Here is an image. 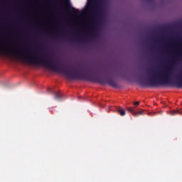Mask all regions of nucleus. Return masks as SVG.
Instances as JSON below:
<instances>
[{"label": "nucleus", "instance_id": "1", "mask_svg": "<svg viewBox=\"0 0 182 182\" xmlns=\"http://www.w3.org/2000/svg\"><path fill=\"white\" fill-rule=\"evenodd\" d=\"M43 66H46V68H48L54 72L64 73L66 77L71 80H83V79H86L87 80H90V82L100 83V85H102V86H105V85H109L111 87L119 89V84L114 80L108 79L106 80L105 78L95 77L93 75L85 77V75L80 73L77 71H69L68 70V68L56 65V63L48 58H43Z\"/></svg>", "mask_w": 182, "mask_h": 182}, {"label": "nucleus", "instance_id": "2", "mask_svg": "<svg viewBox=\"0 0 182 182\" xmlns=\"http://www.w3.org/2000/svg\"><path fill=\"white\" fill-rule=\"evenodd\" d=\"M180 58H182V53L178 56L171 55L168 59L169 67L166 68L164 71H151L154 78H151L146 81L141 80L139 82L141 87H156L160 85H168L171 82V76L173 73V65H176L177 60H180Z\"/></svg>", "mask_w": 182, "mask_h": 182}, {"label": "nucleus", "instance_id": "3", "mask_svg": "<svg viewBox=\"0 0 182 182\" xmlns=\"http://www.w3.org/2000/svg\"><path fill=\"white\" fill-rule=\"evenodd\" d=\"M85 12L91 13V25L92 29H96L99 23H100V18L102 17L100 13L102 12V9L96 6L95 4L89 1L85 8Z\"/></svg>", "mask_w": 182, "mask_h": 182}, {"label": "nucleus", "instance_id": "4", "mask_svg": "<svg viewBox=\"0 0 182 182\" xmlns=\"http://www.w3.org/2000/svg\"><path fill=\"white\" fill-rule=\"evenodd\" d=\"M127 110L132 113V114H143V112L141 111L136 112L135 107H129Z\"/></svg>", "mask_w": 182, "mask_h": 182}, {"label": "nucleus", "instance_id": "5", "mask_svg": "<svg viewBox=\"0 0 182 182\" xmlns=\"http://www.w3.org/2000/svg\"><path fill=\"white\" fill-rule=\"evenodd\" d=\"M53 95H54V99H55V100H58V102H60V100H62L63 95L60 92H53Z\"/></svg>", "mask_w": 182, "mask_h": 182}, {"label": "nucleus", "instance_id": "6", "mask_svg": "<svg viewBox=\"0 0 182 182\" xmlns=\"http://www.w3.org/2000/svg\"><path fill=\"white\" fill-rule=\"evenodd\" d=\"M117 112L119 113L121 116H126V110L123 109L122 107H118L117 108Z\"/></svg>", "mask_w": 182, "mask_h": 182}, {"label": "nucleus", "instance_id": "7", "mask_svg": "<svg viewBox=\"0 0 182 182\" xmlns=\"http://www.w3.org/2000/svg\"><path fill=\"white\" fill-rule=\"evenodd\" d=\"M179 112L177 110L170 111V114H171L172 116H174V115H176V114H177Z\"/></svg>", "mask_w": 182, "mask_h": 182}, {"label": "nucleus", "instance_id": "8", "mask_svg": "<svg viewBox=\"0 0 182 182\" xmlns=\"http://www.w3.org/2000/svg\"><path fill=\"white\" fill-rule=\"evenodd\" d=\"M71 11L73 14H75V11H77V12H80L79 9H74L73 7H71Z\"/></svg>", "mask_w": 182, "mask_h": 182}, {"label": "nucleus", "instance_id": "9", "mask_svg": "<svg viewBox=\"0 0 182 182\" xmlns=\"http://www.w3.org/2000/svg\"><path fill=\"white\" fill-rule=\"evenodd\" d=\"M139 105H140V102H135L134 103V106H139Z\"/></svg>", "mask_w": 182, "mask_h": 182}, {"label": "nucleus", "instance_id": "10", "mask_svg": "<svg viewBox=\"0 0 182 182\" xmlns=\"http://www.w3.org/2000/svg\"><path fill=\"white\" fill-rule=\"evenodd\" d=\"M74 41H79V38H75Z\"/></svg>", "mask_w": 182, "mask_h": 182}, {"label": "nucleus", "instance_id": "11", "mask_svg": "<svg viewBox=\"0 0 182 182\" xmlns=\"http://www.w3.org/2000/svg\"><path fill=\"white\" fill-rule=\"evenodd\" d=\"M68 8H70V6H70V3H68Z\"/></svg>", "mask_w": 182, "mask_h": 182}, {"label": "nucleus", "instance_id": "12", "mask_svg": "<svg viewBox=\"0 0 182 182\" xmlns=\"http://www.w3.org/2000/svg\"><path fill=\"white\" fill-rule=\"evenodd\" d=\"M47 90H48V92H50V88H48Z\"/></svg>", "mask_w": 182, "mask_h": 182}]
</instances>
